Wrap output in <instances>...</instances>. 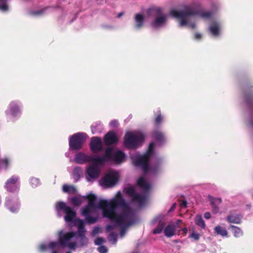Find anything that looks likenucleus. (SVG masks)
Returning <instances> with one entry per match:
<instances>
[{
    "mask_svg": "<svg viewBox=\"0 0 253 253\" xmlns=\"http://www.w3.org/2000/svg\"><path fill=\"white\" fill-rule=\"evenodd\" d=\"M99 207L103 211V215L105 217H111L113 215L119 214L117 209L120 208V213H133L131 209L126 202L120 191L118 192L116 198L109 202L106 200H101L99 202Z\"/></svg>",
    "mask_w": 253,
    "mask_h": 253,
    "instance_id": "1",
    "label": "nucleus"
},
{
    "mask_svg": "<svg viewBox=\"0 0 253 253\" xmlns=\"http://www.w3.org/2000/svg\"><path fill=\"white\" fill-rule=\"evenodd\" d=\"M200 3H196L190 5L184 6L183 10H177L172 9L170 11V14L179 20L180 26H184L189 24L192 29H194L195 28V24L189 23L190 16L199 14L198 11L195 9L194 7L199 8L200 7Z\"/></svg>",
    "mask_w": 253,
    "mask_h": 253,
    "instance_id": "2",
    "label": "nucleus"
},
{
    "mask_svg": "<svg viewBox=\"0 0 253 253\" xmlns=\"http://www.w3.org/2000/svg\"><path fill=\"white\" fill-rule=\"evenodd\" d=\"M107 218L115 222L121 227L120 235L122 237L125 234L127 228L134 224L136 221V216L134 212L120 213V214L113 215L111 217Z\"/></svg>",
    "mask_w": 253,
    "mask_h": 253,
    "instance_id": "3",
    "label": "nucleus"
},
{
    "mask_svg": "<svg viewBox=\"0 0 253 253\" xmlns=\"http://www.w3.org/2000/svg\"><path fill=\"white\" fill-rule=\"evenodd\" d=\"M144 141V136L142 133H135L128 131L126 133L124 138V146L129 149H136Z\"/></svg>",
    "mask_w": 253,
    "mask_h": 253,
    "instance_id": "4",
    "label": "nucleus"
},
{
    "mask_svg": "<svg viewBox=\"0 0 253 253\" xmlns=\"http://www.w3.org/2000/svg\"><path fill=\"white\" fill-rule=\"evenodd\" d=\"M77 235V232L71 231L66 233L61 232L59 234V242H51L48 244V247L51 249H58L60 245L66 247L72 238Z\"/></svg>",
    "mask_w": 253,
    "mask_h": 253,
    "instance_id": "5",
    "label": "nucleus"
},
{
    "mask_svg": "<svg viewBox=\"0 0 253 253\" xmlns=\"http://www.w3.org/2000/svg\"><path fill=\"white\" fill-rule=\"evenodd\" d=\"M86 134L83 132H78L70 137L69 144L72 150H79L82 149L86 141Z\"/></svg>",
    "mask_w": 253,
    "mask_h": 253,
    "instance_id": "6",
    "label": "nucleus"
},
{
    "mask_svg": "<svg viewBox=\"0 0 253 253\" xmlns=\"http://www.w3.org/2000/svg\"><path fill=\"white\" fill-rule=\"evenodd\" d=\"M147 13L150 16L156 17L155 19L151 24L153 28L161 27L167 20L166 17L162 15V9L160 7L149 8L147 11Z\"/></svg>",
    "mask_w": 253,
    "mask_h": 253,
    "instance_id": "7",
    "label": "nucleus"
},
{
    "mask_svg": "<svg viewBox=\"0 0 253 253\" xmlns=\"http://www.w3.org/2000/svg\"><path fill=\"white\" fill-rule=\"evenodd\" d=\"M119 174L117 172L109 171L100 181L102 186L106 188L114 187L118 182Z\"/></svg>",
    "mask_w": 253,
    "mask_h": 253,
    "instance_id": "8",
    "label": "nucleus"
},
{
    "mask_svg": "<svg viewBox=\"0 0 253 253\" xmlns=\"http://www.w3.org/2000/svg\"><path fill=\"white\" fill-rule=\"evenodd\" d=\"M56 209L57 211H62L65 213V220L67 222H73L76 219V212L72 208L67 206L63 202H58L56 204Z\"/></svg>",
    "mask_w": 253,
    "mask_h": 253,
    "instance_id": "9",
    "label": "nucleus"
},
{
    "mask_svg": "<svg viewBox=\"0 0 253 253\" xmlns=\"http://www.w3.org/2000/svg\"><path fill=\"white\" fill-rule=\"evenodd\" d=\"M74 224L75 226L78 227V228L77 235H78V237L80 238L79 242L81 246L86 245L88 243V240L85 235L86 230L84 228V221L79 218L76 219L74 221Z\"/></svg>",
    "mask_w": 253,
    "mask_h": 253,
    "instance_id": "10",
    "label": "nucleus"
},
{
    "mask_svg": "<svg viewBox=\"0 0 253 253\" xmlns=\"http://www.w3.org/2000/svg\"><path fill=\"white\" fill-rule=\"evenodd\" d=\"M151 158L145 154L137 156L134 160L135 166L140 168L144 172H147L149 169V162Z\"/></svg>",
    "mask_w": 253,
    "mask_h": 253,
    "instance_id": "11",
    "label": "nucleus"
},
{
    "mask_svg": "<svg viewBox=\"0 0 253 253\" xmlns=\"http://www.w3.org/2000/svg\"><path fill=\"white\" fill-rule=\"evenodd\" d=\"M252 83L248 82L243 85V92L244 98L246 103L249 106L253 105V88Z\"/></svg>",
    "mask_w": 253,
    "mask_h": 253,
    "instance_id": "12",
    "label": "nucleus"
},
{
    "mask_svg": "<svg viewBox=\"0 0 253 253\" xmlns=\"http://www.w3.org/2000/svg\"><path fill=\"white\" fill-rule=\"evenodd\" d=\"M112 152V148L108 147L105 151V155L101 157H94L90 156V162H92V164H95L96 167L98 165H103L104 163L108 160V158L111 157V153Z\"/></svg>",
    "mask_w": 253,
    "mask_h": 253,
    "instance_id": "13",
    "label": "nucleus"
},
{
    "mask_svg": "<svg viewBox=\"0 0 253 253\" xmlns=\"http://www.w3.org/2000/svg\"><path fill=\"white\" fill-rule=\"evenodd\" d=\"M19 177L12 175L8 178L5 183V188L9 192H15L18 191L20 183L18 181Z\"/></svg>",
    "mask_w": 253,
    "mask_h": 253,
    "instance_id": "14",
    "label": "nucleus"
},
{
    "mask_svg": "<svg viewBox=\"0 0 253 253\" xmlns=\"http://www.w3.org/2000/svg\"><path fill=\"white\" fill-rule=\"evenodd\" d=\"M100 173V169L95 164H91L87 167L85 170V177L89 181L90 179H95L98 178Z\"/></svg>",
    "mask_w": 253,
    "mask_h": 253,
    "instance_id": "15",
    "label": "nucleus"
},
{
    "mask_svg": "<svg viewBox=\"0 0 253 253\" xmlns=\"http://www.w3.org/2000/svg\"><path fill=\"white\" fill-rule=\"evenodd\" d=\"M90 148L94 153H98L102 150V143L100 137L97 136L92 137L90 142Z\"/></svg>",
    "mask_w": 253,
    "mask_h": 253,
    "instance_id": "16",
    "label": "nucleus"
},
{
    "mask_svg": "<svg viewBox=\"0 0 253 253\" xmlns=\"http://www.w3.org/2000/svg\"><path fill=\"white\" fill-rule=\"evenodd\" d=\"M5 205L12 212H16L19 209V202L18 199L8 198L6 199Z\"/></svg>",
    "mask_w": 253,
    "mask_h": 253,
    "instance_id": "17",
    "label": "nucleus"
},
{
    "mask_svg": "<svg viewBox=\"0 0 253 253\" xmlns=\"http://www.w3.org/2000/svg\"><path fill=\"white\" fill-rule=\"evenodd\" d=\"M113 149H112V151ZM125 153L121 151H117L111 153V157L108 158V161H113L116 164H119L122 163L125 159Z\"/></svg>",
    "mask_w": 253,
    "mask_h": 253,
    "instance_id": "18",
    "label": "nucleus"
},
{
    "mask_svg": "<svg viewBox=\"0 0 253 253\" xmlns=\"http://www.w3.org/2000/svg\"><path fill=\"white\" fill-rule=\"evenodd\" d=\"M104 142L107 145L117 143L118 138L114 131L108 132L104 136Z\"/></svg>",
    "mask_w": 253,
    "mask_h": 253,
    "instance_id": "19",
    "label": "nucleus"
},
{
    "mask_svg": "<svg viewBox=\"0 0 253 253\" xmlns=\"http://www.w3.org/2000/svg\"><path fill=\"white\" fill-rule=\"evenodd\" d=\"M208 199L211 203V205L212 206V211L214 213H217L218 212L219 208L217 206L218 205L222 203V199L220 198H214L212 196L209 195Z\"/></svg>",
    "mask_w": 253,
    "mask_h": 253,
    "instance_id": "20",
    "label": "nucleus"
},
{
    "mask_svg": "<svg viewBox=\"0 0 253 253\" xmlns=\"http://www.w3.org/2000/svg\"><path fill=\"white\" fill-rule=\"evenodd\" d=\"M90 156L83 153H79L76 155L75 161L77 164H84L86 162H90Z\"/></svg>",
    "mask_w": 253,
    "mask_h": 253,
    "instance_id": "21",
    "label": "nucleus"
},
{
    "mask_svg": "<svg viewBox=\"0 0 253 253\" xmlns=\"http://www.w3.org/2000/svg\"><path fill=\"white\" fill-rule=\"evenodd\" d=\"M85 198H86L88 199V205L90 206V207L92 209L98 208L102 209L101 208L99 207V203L98 204V205L96 204L97 197L95 195L90 194L89 195L85 197Z\"/></svg>",
    "mask_w": 253,
    "mask_h": 253,
    "instance_id": "22",
    "label": "nucleus"
},
{
    "mask_svg": "<svg viewBox=\"0 0 253 253\" xmlns=\"http://www.w3.org/2000/svg\"><path fill=\"white\" fill-rule=\"evenodd\" d=\"M153 137L158 142H164L165 141V135L163 132L156 129L152 132Z\"/></svg>",
    "mask_w": 253,
    "mask_h": 253,
    "instance_id": "23",
    "label": "nucleus"
},
{
    "mask_svg": "<svg viewBox=\"0 0 253 253\" xmlns=\"http://www.w3.org/2000/svg\"><path fill=\"white\" fill-rule=\"evenodd\" d=\"M176 227L174 225L169 224L164 229L165 235L167 237H171L175 233Z\"/></svg>",
    "mask_w": 253,
    "mask_h": 253,
    "instance_id": "24",
    "label": "nucleus"
},
{
    "mask_svg": "<svg viewBox=\"0 0 253 253\" xmlns=\"http://www.w3.org/2000/svg\"><path fill=\"white\" fill-rule=\"evenodd\" d=\"M242 216L240 214H231L227 217V221L229 223L239 224Z\"/></svg>",
    "mask_w": 253,
    "mask_h": 253,
    "instance_id": "25",
    "label": "nucleus"
},
{
    "mask_svg": "<svg viewBox=\"0 0 253 253\" xmlns=\"http://www.w3.org/2000/svg\"><path fill=\"white\" fill-rule=\"evenodd\" d=\"M135 21L136 28L137 29L142 28L144 25V16L142 14H136L135 16Z\"/></svg>",
    "mask_w": 253,
    "mask_h": 253,
    "instance_id": "26",
    "label": "nucleus"
},
{
    "mask_svg": "<svg viewBox=\"0 0 253 253\" xmlns=\"http://www.w3.org/2000/svg\"><path fill=\"white\" fill-rule=\"evenodd\" d=\"M211 33L214 36H217L219 34L220 26L216 22L211 23L209 27Z\"/></svg>",
    "mask_w": 253,
    "mask_h": 253,
    "instance_id": "27",
    "label": "nucleus"
},
{
    "mask_svg": "<svg viewBox=\"0 0 253 253\" xmlns=\"http://www.w3.org/2000/svg\"><path fill=\"white\" fill-rule=\"evenodd\" d=\"M9 109L11 115L13 116H16L20 113L19 106L14 102H12L9 104Z\"/></svg>",
    "mask_w": 253,
    "mask_h": 253,
    "instance_id": "28",
    "label": "nucleus"
},
{
    "mask_svg": "<svg viewBox=\"0 0 253 253\" xmlns=\"http://www.w3.org/2000/svg\"><path fill=\"white\" fill-rule=\"evenodd\" d=\"M137 183L138 186L145 190H148L150 188V185L149 184L146 182V181L145 180V179L141 177H140L137 181Z\"/></svg>",
    "mask_w": 253,
    "mask_h": 253,
    "instance_id": "29",
    "label": "nucleus"
},
{
    "mask_svg": "<svg viewBox=\"0 0 253 253\" xmlns=\"http://www.w3.org/2000/svg\"><path fill=\"white\" fill-rule=\"evenodd\" d=\"M83 173V170L81 167H75L73 171V176L76 181H78Z\"/></svg>",
    "mask_w": 253,
    "mask_h": 253,
    "instance_id": "30",
    "label": "nucleus"
},
{
    "mask_svg": "<svg viewBox=\"0 0 253 253\" xmlns=\"http://www.w3.org/2000/svg\"><path fill=\"white\" fill-rule=\"evenodd\" d=\"M132 200L133 202H138L140 205H142L146 201V198L143 195L136 193L132 198Z\"/></svg>",
    "mask_w": 253,
    "mask_h": 253,
    "instance_id": "31",
    "label": "nucleus"
},
{
    "mask_svg": "<svg viewBox=\"0 0 253 253\" xmlns=\"http://www.w3.org/2000/svg\"><path fill=\"white\" fill-rule=\"evenodd\" d=\"M63 191L68 194H75L77 192L76 188L73 185L64 184L62 187Z\"/></svg>",
    "mask_w": 253,
    "mask_h": 253,
    "instance_id": "32",
    "label": "nucleus"
},
{
    "mask_svg": "<svg viewBox=\"0 0 253 253\" xmlns=\"http://www.w3.org/2000/svg\"><path fill=\"white\" fill-rule=\"evenodd\" d=\"M230 228H231L232 229V231L234 234V236L236 237H237V238L240 237L243 234V233L242 230L240 228H239L236 226L231 225L229 226V229H230Z\"/></svg>",
    "mask_w": 253,
    "mask_h": 253,
    "instance_id": "33",
    "label": "nucleus"
},
{
    "mask_svg": "<svg viewBox=\"0 0 253 253\" xmlns=\"http://www.w3.org/2000/svg\"><path fill=\"white\" fill-rule=\"evenodd\" d=\"M214 231L217 234L220 235L223 237L226 236L228 234L226 229L224 227L219 225L215 227Z\"/></svg>",
    "mask_w": 253,
    "mask_h": 253,
    "instance_id": "34",
    "label": "nucleus"
},
{
    "mask_svg": "<svg viewBox=\"0 0 253 253\" xmlns=\"http://www.w3.org/2000/svg\"><path fill=\"white\" fill-rule=\"evenodd\" d=\"M166 223L164 221L160 220L156 228L153 230V233L154 234H160L163 231Z\"/></svg>",
    "mask_w": 253,
    "mask_h": 253,
    "instance_id": "35",
    "label": "nucleus"
},
{
    "mask_svg": "<svg viewBox=\"0 0 253 253\" xmlns=\"http://www.w3.org/2000/svg\"><path fill=\"white\" fill-rule=\"evenodd\" d=\"M196 224L201 228L204 229L206 227L205 221L201 215H197L195 218Z\"/></svg>",
    "mask_w": 253,
    "mask_h": 253,
    "instance_id": "36",
    "label": "nucleus"
},
{
    "mask_svg": "<svg viewBox=\"0 0 253 253\" xmlns=\"http://www.w3.org/2000/svg\"><path fill=\"white\" fill-rule=\"evenodd\" d=\"M154 147H155L154 143L153 142L150 143L149 145L147 151L144 154H145L146 155H147L148 156L151 158L154 153Z\"/></svg>",
    "mask_w": 253,
    "mask_h": 253,
    "instance_id": "37",
    "label": "nucleus"
},
{
    "mask_svg": "<svg viewBox=\"0 0 253 253\" xmlns=\"http://www.w3.org/2000/svg\"><path fill=\"white\" fill-rule=\"evenodd\" d=\"M70 202L75 206H79L82 204L83 201L79 197H74L71 198Z\"/></svg>",
    "mask_w": 253,
    "mask_h": 253,
    "instance_id": "38",
    "label": "nucleus"
},
{
    "mask_svg": "<svg viewBox=\"0 0 253 253\" xmlns=\"http://www.w3.org/2000/svg\"><path fill=\"white\" fill-rule=\"evenodd\" d=\"M163 121V117L161 115L160 111H159V113L157 114L156 116L155 119V125L157 128H158L160 125V124L162 123Z\"/></svg>",
    "mask_w": 253,
    "mask_h": 253,
    "instance_id": "39",
    "label": "nucleus"
},
{
    "mask_svg": "<svg viewBox=\"0 0 253 253\" xmlns=\"http://www.w3.org/2000/svg\"><path fill=\"white\" fill-rule=\"evenodd\" d=\"M7 1V0H0V10L2 11L5 12L8 10Z\"/></svg>",
    "mask_w": 253,
    "mask_h": 253,
    "instance_id": "40",
    "label": "nucleus"
},
{
    "mask_svg": "<svg viewBox=\"0 0 253 253\" xmlns=\"http://www.w3.org/2000/svg\"><path fill=\"white\" fill-rule=\"evenodd\" d=\"M125 191H126V193L129 196H131L132 197V198L136 194V193L135 192V189L132 186H130V187L126 188L125 189Z\"/></svg>",
    "mask_w": 253,
    "mask_h": 253,
    "instance_id": "41",
    "label": "nucleus"
},
{
    "mask_svg": "<svg viewBox=\"0 0 253 253\" xmlns=\"http://www.w3.org/2000/svg\"><path fill=\"white\" fill-rule=\"evenodd\" d=\"M108 240L110 242H112L113 244H116L117 241V234L114 232L111 233L108 237Z\"/></svg>",
    "mask_w": 253,
    "mask_h": 253,
    "instance_id": "42",
    "label": "nucleus"
},
{
    "mask_svg": "<svg viewBox=\"0 0 253 253\" xmlns=\"http://www.w3.org/2000/svg\"><path fill=\"white\" fill-rule=\"evenodd\" d=\"M201 17L204 18H210L212 15V12L211 11H203L200 13Z\"/></svg>",
    "mask_w": 253,
    "mask_h": 253,
    "instance_id": "43",
    "label": "nucleus"
},
{
    "mask_svg": "<svg viewBox=\"0 0 253 253\" xmlns=\"http://www.w3.org/2000/svg\"><path fill=\"white\" fill-rule=\"evenodd\" d=\"M91 208L90 207V206L87 205V206H86L83 209V211H82V214L84 216H87V215H88L90 212V209Z\"/></svg>",
    "mask_w": 253,
    "mask_h": 253,
    "instance_id": "44",
    "label": "nucleus"
},
{
    "mask_svg": "<svg viewBox=\"0 0 253 253\" xmlns=\"http://www.w3.org/2000/svg\"><path fill=\"white\" fill-rule=\"evenodd\" d=\"M190 238L194 239L195 241H198L200 239V235L193 231L189 236Z\"/></svg>",
    "mask_w": 253,
    "mask_h": 253,
    "instance_id": "45",
    "label": "nucleus"
},
{
    "mask_svg": "<svg viewBox=\"0 0 253 253\" xmlns=\"http://www.w3.org/2000/svg\"><path fill=\"white\" fill-rule=\"evenodd\" d=\"M86 219L89 224L94 223L96 221L95 217L89 216V215L86 216Z\"/></svg>",
    "mask_w": 253,
    "mask_h": 253,
    "instance_id": "46",
    "label": "nucleus"
},
{
    "mask_svg": "<svg viewBox=\"0 0 253 253\" xmlns=\"http://www.w3.org/2000/svg\"><path fill=\"white\" fill-rule=\"evenodd\" d=\"M98 251L100 253H107L108 249L105 246H101L98 248Z\"/></svg>",
    "mask_w": 253,
    "mask_h": 253,
    "instance_id": "47",
    "label": "nucleus"
},
{
    "mask_svg": "<svg viewBox=\"0 0 253 253\" xmlns=\"http://www.w3.org/2000/svg\"><path fill=\"white\" fill-rule=\"evenodd\" d=\"M104 242V240L102 238H97L95 239L94 243L96 245H101Z\"/></svg>",
    "mask_w": 253,
    "mask_h": 253,
    "instance_id": "48",
    "label": "nucleus"
},
{
    "mask_svg": "<svg viewBox=\"0 0 253 253\" xmlns=\"http://www.w3.org/2000/svg\"><path fill=\"white\" fill-rule=\"evenodd\" d=\"M77 246V243L75 242H69L67 247H68L71 249L74 250Z\"/></svg>",
    "mask_w": 253,
    "mask_h": 253,
    "instance_id": "49",
    "label": "nucleus"
},
{
    "mask_svg": "<svg viewBox=\"0 0 253 253\" xmlns=\"http://www.w3.org/2000/svg\"><path fill=\"white\" fill-rule=\"evenodd\" d=\"M187 202L185 200H182L180 204V207L182 208H186L187 207Z\"/></svg>",
    "mask_w": 253,
    "mask_h": 253,
    "instance_id": "50",
    "label": "nucleus"
},
{
    "mask_svg": "<svg viewBox=\"0 0 253 253\" xmlns=\"http://www.w3.org/2000/svg\"><path fill=\"white\" fill-rule=\"evenodd\" d=\"M1 162L5 165V168H7L9 164L8 160L6 158L1 161Z\"/></svg>",
    "mask_w": 253,
    "mask_h": 253,
    "instance_id": "51",
    "label": "nucleus"
},
{
    "mask_svg": "<svg viewBox=\"0 0 253 253\" xmlns=\"http://www.w3.org/2000/svg\"><path fill=\"white\" fill-rule=\"evenodd\" d=\"M39 249L41 251L43 252L46 250V247L44 244H41L39 247Z\"/></svg>",
    "mask_w": 253,
    "mask_h": 253,
    "instance_id": "52",
    "label": "nucleus"
},
{
    "mask_svg": "<svg viewBox=\"0 0 253 253\" xmlns=\"http://www.w3.org/2000/svg\"><path fill=\"white\" fill-rule=\"evenodd\" d=\"M211 217V213L210 212H206L204 214V217L206 219H210Z\"/></svg>",
    "mask_w": 253,
    "mask_h": 253,
    "instance_id": "53",
    "label": "nucleus"
},
{
    "mask_svg": "<svg viewBox=\"0 0 253 253\" xmlns=\"http://www.w3.org/2000/svg\"><path fill=\"white\" fill-rule=\"evenodd\" d=\"M202 38V35L199 33H196L195 34V39L196 40H200Z\"/></svg>",
    "mask_w": 253,
    "mask_h": 253,
    "instance_id": "54",
    "label": "nucleus"
},
{
    "mask_svg": "<svg viewBox=\"0 0 253 253\" xmlns=\"http://www.w3.org/2000/svg\"><path fill=\"white\" fill-rule=\"evenodd\" d=\"M99 230V227H95L92 231V234L94 235L96 234L97 233H98Z\"/></svg>",
    "mask_w": 253,
    "mask_h": 253,
    "instance_id": "55",
    "label": "nucleus"
},
{
    "mask_svg": "<svg viewBox=\"0 0 253 253\" xmlns=\"http://www.w3.org/2000/svg\"><path fill=\"white\" fill-rule=\"evenodd\" d=\"M118 124V122L116 120H113L110 123L111 126H115Z\"/></svg>",
    "mask_w": 253,
    "mask_h": 253,
    "instance_id": "56",
    "label": "nucleus"
},
{
    "mask_svg": "<svg viewBox=\"0 0 253 253\" xmlns=\"http://www.w3.org/2000/svg\"><path fill=\"white\" fill-rule=\"evenodd\" d=\"M114 226L113 225H109L107 227V230L109 231H111V230L114 229Z\"/></svg>",
    "mask_w": 253,
    "mask_h": 253,
    "instance_id": "57",
    "label": "nucleus"
},
{
    "mask_svg": "<svg viewBox=\"0 0 253 253\" xmlns=\"http://www.w3.org/2000/svg\"><path fill=\"white\" fill-rule=\"evenodd\" d=\"M175 207H176V204L174 203L172 205V206L170 208V209L169 210V211H173L175 209Z\"/></svg>",
    "mask_w": 253,
    "mask_h": 253,
    "instance_id": "58",
    "label": "nucleus"
},
{
    "mask_svg": "<svg viewBox=\"0 0 253 253\" xmlns=\"http://www.w3.org/2000/svg\"><path fill=\"white\" fill-rule=\"evenodd\" d=\"M123 14H124V12H123L119 13L118 15V18L121 17Z\"/></svg>",
    "mask_w": 253,
    "mask_h": 253,
    "instance_id": "59",
    "label": "nucleus"
},
{
    "mask_svg": "<svg viewBox=\"0 0 253 253\" xmlns=\"http://www.w3.org/2000/svg\"><path fill=\"white\" fill-rule=\"evenodd\" d=\"M181 223V220H180V219H178V220H177V223H176V224H177V225H179V224L180 223Z\"/></svg>",
    "mask_w": 253,
    "mask_h": 253,
    "instance_id": "60",
    "label": "nucleus"
},
{
    "mask_svg": "<svg viewBox=\"0 0 253 253\" xmlns=\"http://www.w3.org/2000/svg\"><path fill=\"white\" fill-rule=\"evenodd\" d=\"M53 251H52L51 253H58L57 251L56 250H54V249H52Z\"/></svg>",
    "mask_w": 253,
    "mask_h": 253,
    "instance_id": "61",
    "label": "nucleus"
},
{
    "mask_svg": "<svg viewBox=\"0 0 253 253\" xmlns=\"http://www.w3.org/2000/svg\"><path fill=\"white\" fill-rule=\"evenodd\" d=\"M183 231H184V233H186L187 232V228H184L183 229Z\"/></svg>",
    "mask_w": 253,
    "mask_h": 253,
    "instance_id": "62",
    "label": "nucleus"
},
{
    "mask_svg": "<svg viewBox=\"0 0 253 253\" xmlns=\"http://www.w3.org/2000/svg\"><path fill=\"white\" fill-rule=\"evenodd\" d=\"M32 180H36V179H32Z\"/></svg>",
    "mask_w": 253,
    "mask_h": 253,
    "instance_id": "63",
    "label": "nucleus"
},
{
    "mask_svg": "<svg viewBox=\"0 0 253 253\" xmlns=\"http://www.w3.org/2000/svg\"><path fill=\"white\" fill-rule=\"evenodd\" d=\"M66 253H71L70 252H67Z\"/></svg>",
    "mask_w": 253,
    "mask_h": 253,
    "instance_id": "64",
    "label": "nucleus"
}]
</instances>
